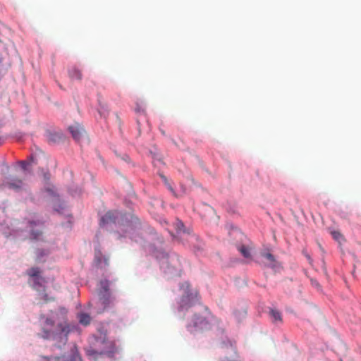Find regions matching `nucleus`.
Returning a JSON list of instances; mask_svg holds the SVG:
<instances>
[{"instance_id": "f257e3e1", "label": "nucleus", "mask_w": 361, "mask_h": 361, "mask_svg": "<svg viewBox=\"0 0 361 361\" xmlns=\"http://www.w3.org/2000/svg\"><path fill=\"white\" fill-rule=\"evenodd\" d=\"M68 310L64 307H60L57 311L54 312L53 319L45 315H40V320L43 321L41 337L44 339H56L57 337L61 338L66 342L68 335L70 332V326L67 321Z\"/></svg>"}, {"instance_id": "f03ea898", "label": "nucleus", "mask_w": 361, "mask_h": 361, "mask_svg": "<svg viewBox=\"0 0 361 361\" xmlns=\"http://www.w3.org/2000/svg\"><path fill=\"white\" fill-rule=\"evenodd\" d=\"M101 221L103 224H117L121 231L127 233L134 228L133 225V217L130 220L128 217L122 215L117 211H109L106 212L102 218Z\"/></svg>"}, {"instance_id": "7ed1b4c3", "label": "nucleus", "mask_w": 361, "mask_h": 361, "mask_svg": "<svg viewBox=\"0 0 361 361\" xmlns=\"http://www.w3.org/2000/svg\"><path fill=\"white\" fill-rule=\"evenodd\" d=\"M162 264L165 265L166 272L171 275L179 276L182 271V264L176 254L169 255Z\"/></svg>"}, {"instance_id": "20e7f679", "label": "nucleus", "mask_w": 361, "mask_h": 361, "mask_svg": "<svg viewBox=\"0 0 361 361\" xmlns=\"http://www.w3.org/2000/svg\"><path fill=\"white\" fill-rule=\"evenodd\" d=\"M110 285L111 282L106 279L101 280L99 282V300L104 308L109 307L114 300L109 291Z\"/></svg>"}, {"instance_id": "39448f33", "label": "nucleus", "mask_w": 361, "mask_h": 361, "mask_svg": "<svg viewBox=\"0 0 361 361\" xmlns=\"http://www.w3.org/2000/svg\"><path fill=\"white\" fill-rule=\"evenodd\" d=\"M210 323L207 318L202 314H195L190 324H188V329L190 332L207 330L210 329Z\"/></svg>"}, {"instance_id": "423d86ee", "label": "nucleus", "mask_w": 361, "mask_h": 361, "mask_svg": "<svg viewBox=\"0 0 361 361\" xmlns=\"http://www.w3.org/2000/svg\"><path fill=\"white\" fill-rule=\"evenodd\" d=\"M105 345L104 349L100 352L93 350L92 355L94 356L95 361H97L101 356L106 355L108 357H113L114 355L118 352L117 348L113 341H104Z\"/></svg>"}, {"instance_id": "0eeeda50", "label": "nucleus", "mask_w": 361, "mask_h": 361, "mask_svg": "<svg viewBox=\"0 0 361 361\" xmlns=\"http://www.w3.org/2000/svg\"><path fill=\"white\" fill-rule=\"evenodd\" d=\"M197 297V295L196 293H189L188 292L185 293L184 294L180 300V308L181 310L188 308V307H190L193 303L196 298Z\"/></svg>"}, {"instance_id": "6e6552de", "label": "nucleus", "mask_w": 361, "mask_h": 361, "mask_svg": "<svg viewBox=\"0 0 361 361\" xmlns=\"http://www.w3.org/2000/svg\"><path fill=\"white\" fill-rule=\"evenodd\" d=\"M69 130L73 139L77 142H80L85 135L84 128L79 124L70 126Z\"/></svg>"}, {"instance_id": "1a4fd4ad", "label": "nucleus", "mask_w": 361, "mask_h": 361, "mask_svg": "<svg viewBox=\"0 0 361 361\" xmlns=\"http://www.w3.org/2000/svg\"><path fill=\"white\" fill-rule=\"evenodd\" d=\"M30 227L31 228L30 231V238L34 240H38L39 239L40 236L42 234V232L40 229H35V226H39L42 227V222L38 221L37 222L35 221H30L29 222Z\"/></svg>"}, {"instance_id": "9d476101", "label": "nucleus", "mask_w": 361, "mask_h": 361, "mask_svg": "<svg viewBox=\"0 0 361 361\" xmlns=\"http://www.w3.org/2000/svg\"><path fill=\"white\" fill-rule=\"evenodd\" d=\"M38 361H66L64 357H48L41 356ZM70 361H82L81 357L78 355H73Z\"/></svg>"}, {"instance_id": "9b49d317", "label": "nucleus", "mask_w": 361, "mask_h": 361, "mask_svg": "<svg viewBox=\"0 0 361 361\" xmlns=\"http://www.w3.org/2000/svg\"><path fill=\"white\" fill-rule=\"evenodd\" d=\"M6 185L9 188L15 190H20L24 186L23 180L18 178L11 179L7 182Z\"/></svg>"}, {"instance_id": "f8f14e48", "label": "nucleus", "mask_w": 361, "mask_h": 361, "mask_svg": "<svg viewBox=\"0 0 361 361\" xmlns=\"http://www.w3.org/2000/svg\"><path fill=\"white\" fill-rule=\"evenodd\" d=\"M269 315L274 323H282L283 319L281 313L279 310L275 309H271L269 311Z\"/></svg>"}, {"instance_id": "ddd939ff", "label": "nucleus", "mask_w": 361, "mask_h": 361, "mask_svg": "<svg viewBox=\"0 0 361 361\" xmlns=\"http://www.w3.org/2000/svg\"><path fill=\"white\" fill-rule=\"evenodd\" d=\"M41 271L38 267H32L27 271V274L32 278H36V280H42V277L39 276Z\"/></svg>"}, {"instance_id": "4468645a", "label": "nucleus", "mask_w": 361, "mask_h": 361, "mask_svg": "<svg viewBox=\"0 0 361 361\" xmlns=\"http://www.w3.org/2000/svg\"><path fill=\"white\" fill-rule=\"evenodd\" d=\"M69 76L73 80H81L82 74L76 68H72L68 71Z\"/></svg>"}, {"instance_id": "2eb2a0df", "label": "nucleus", "mask_w": 361, "mask_h": 361, "mask_svg": "<svg viewBox=\"0 0 361 361\" xmlns=\"http://www.w3.org/2000/svg\"><path fill=\"white\" fill-rule=\"evenodd\" d=\"M79 322L81 324L87 326L90 324L91 322V317L89 314L86 313H81L78 316Z\"/></svg>"}, {"instance_id": "dca6fc26", "label": "nucleus", "mask_w": 361, "mask_h": 361, "mask_svg": "<svg viewBox=\"0 0 361 361\" xmlns=\"http://www.w3.org/2000/svg\"><path fill=\"white\" fill-rule=\"evenodd\" d=\"M238 250L244 257L250 258L251 257L250 248L247 246L244 245H240L238 247Z\"/></svg>"}, {"instance_id": "f3484780", "label": "nucleus", "mask_w": 361, "mask_h": 361, "mask_svg": "<svg viewBox=\"0 0 361 361\" xmlns=\"http://www.w3.org/2000/svg\"><path fill=\"white\" fill-rule=\"evenodd\" d=\"M263 257L266 258L269 261V266L271 267H274L276 266V260L275 257L271 253H264Z\"/></svg>"}, {"instance_id": "a211bd4d", "label": "nucleus", "mask_w": 361, "mask_h": 361, "mask_svg": "<svg viewBox=\"0 0 361 361\" xmlns=\"http://www.w3.org/2000/svg\"><path fill=\"white\" fill-rule=\"evenodd\" d=\"M99 113L102 116H106L107 114V112H108L106 104L102 102L100 100H99Z\"/></svg>"}, {"instance_id": "6ab92c4d", "label": "nucleus", "mask_w": 361, "mask_h": 361, "mask_svg": "<svg viewBox=\"0 0 361 361\" xmlns=\"http://www.w3.org/2000/svg\"><path fill=\"white\" fill-rule=\"evenodd\" d=\"M331 235L332 237L337 240L338 243H341L343 240H344V238L343 235L337 231H331Z\"/></svg>"}, {"instance_id": "aec40b11", "label": "nucleus", "mask_w": 361, "mask_h": 361, "mask_svg": "<svg viewBox=\"0 0 361 361\" xmlns=\"http://www.w3.org/2000/svg\"><path fill=\"white\" fill-rule=\"evenodd\" d=\"M20 165L23 171H30V162L27 161H21L20 162Z\"/></svg>"}, {"instance_id": "412c9836", "label": "nucleus", "mask_w": 361, "mask_h": 361, "mask_svg": "<svg viewBox=\"0 0 361 361\" xmlns=\"http://www.w3.org/2000/svg\"><path fill=\"white\" fill-rule=\"evenodd\" d=\"M163 181L164 182V183L166 184V185L167 186L168 189L173 193V194H175L174 192V190L172 188V186L169 184V181H168V179L166 178V176L161 175V176Z\"/></svg>"}, {"instance_id": "4be33fe9", "label": "nucleus", "mask_w": 361, "mask_h": 361, "mask_svg": "<svg viewBox=\"0 0 361 361\" xmlns=\"http://www.w3.org/2000/svg\"><path fill=\"white\" fill-rule=\"evenodd\" d=\"M44 281H45L43 278L42 280H36V278H34L35 287L36 288L37 286H41L42 283Z\"/></svg>"}, {"instance_id": "5701e85b", "label": "nucleus", "mask_w": 361, "mask_h": 361, "mask_svg": "<svg viewBox=\"0 0 361 361\" xmlns=\"http://www.w3.org/2000/svg\"><path fill=\"white\" fill-rule=\"evenodd\" d=\"M176 227H177L178 231H180L182 230V228L184 227V225H183V222L178 221L176 224Z\"/></svg>"}, {"instance_id": "b1692460", "label": "nucleus", "mask_w": 361, "mask_h": 361, "mask_svg": "<svg viewBox=\"0 0 361 361\" xmlns=\"http://www.w3.org/2000/svg\"><path fill=\"white\" fill-rule=\"evenodd\" d=\"M231 348L233 350V351L235 352V349H234V348L233 347V345H231Z\"/></svg>"}]
</instances>
